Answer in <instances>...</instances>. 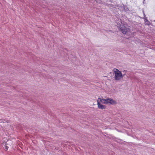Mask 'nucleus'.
Listing matches in <instances>:
<instances>
[{
    "mask_svg": "<svg viewBox=\"0 0 155 155\" xmlns=\"http://www.w3.org/2000/svg\"><path fill=\"white\" fill-rule=\"evenodd\" d=\"M99 98H100V101L102 104H114L117 103L116 101L110 98L106 99Z\"/></svg>",
    "mask_w": 155,
    "mask_h": 155,
    "instance_id": "obj_1",
    "label": "nucleus"
},
{
    "mask_svg": "<svg viewBox=\"0 0 155 155\" xmlns=\"http://www.w3.org/2000/svg\"><path fill=\"white\" fill-rule=\"evenodd\" d=\"M114 72L115 75V79L116 80H120L124 76L120 71L117 69L114 68Z\"/></svg>",
    "mask_w": 155,
    "mask_h": 155,
    "instance_id": "obj_2",
    "label": "nucleus"
},
{
    "mask_svg": "<svg viewBox=\"0 0 155 155\" xmlns=\"http://www.w3.org/2000/svg\"><path fill=\"white\" fill-rule=\"evenodd\" d=\"M117 27L118 28L120 29L123 34H125L127 33V34H129V29L126 28L123 25L118 24Z\"/></svg>",
    "mask_w": 155,
    "mask_h": 155,
    "instance_id": "obj_3",
    "label": "nucleus"
},
{
    "mask_svg": "<svg viewBox=\"0 0 155 155\" xmlns=\"http://www.w3.org/2000/svg\"><path fill=\"white\" fill-rule=\"evenodd\" d=\"M99 99L100 98H98L97 100V105L98 108L101 109H105V106L104 105H103L101 104L100 102H101V101H100Z\"/></svg>",
    "mask_w": 155,
    "mask_h": 155,
    "instance_id": "obj_4",
    "label": "nucleus"
},
{
    "mask_svg": "<svg viewBox=\"0 0 155 155\" xmlns=\"http://www.w3.org/2000/svg\"><path fill=\"white\" fill-rule=\"evenodd\" d=\"M122 9H120L121 10H122L123 11H127L128 10V9L127 7L126 6H125L123 5H122L121 6Z\"/></svg>",
    "mask_w": 155,
    "mask_h": 155,
    "instance_id": "obj_5",
    "label": "nucleus"
},
{
    "mask_svg": "<svg viewBox=\"0 0 155 155\" xmlns=\"http://www.w3.org/2000/svg\"><path fill=\"white\" fill-rule=\"evenodd\" d=\"M7 143L5 142H2V146L5 148V150H7L8 147L6 146Z\"/></svg>",
    "mask_w": 155,
    "mask_h": 155,
    "instance_id": "obj_6",
    "label": "nucleus"
},
{
    "mask_svg": "<svg viewBox=\"0 0 155 155\" xmlns=\"http://www.w3.org/2000/svg\"><path fill=\"white\" fill-rule=\"evenodd\" d=\"M145 21H147V22H148V21H147V19H145Z\"/></svg>",
    "mask_w": 155,
    "mask_h": 155,
    "instance_id": "obj_7",
    "label": "nucleus"
}]
</instances>
